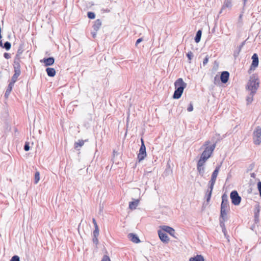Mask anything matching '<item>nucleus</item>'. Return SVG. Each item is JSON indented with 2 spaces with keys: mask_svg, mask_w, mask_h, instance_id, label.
I'll list each match as a JSON object with an SVG mask.
<instances>
[{
  "mask_svg": "<svg viewBox=\"0 0 261 261\" xmlns=\"http://www.w3.org/2000/svg\"><path fill=\"white\" fill-rule=\"evenodd\" d=\"M174 86L175 90L173 98L174 99H179L183 93L184 90L187 86V84L184 82L182 78H179L175 82Z\"/></svg>",
  "mask_w": 261,
  "mask_h": 261,
  "instance_id": "obj_1",
  "label": "nucleus"
},
{
  "mask_svg": "<svg viewBox=\"0 0 261 261\" xmlns=\"http://www.w3.org/2000/svg\"><path fill=\"white\" fill-rule=\"evenodd\" d=\"M259 87V82L257 81V79L254 75L250 77V79L247 85V89L251 91L250 94L252 97L256 93Z\"/></svg>",
  "mask_w": 261,
  "mask_h": 261,
  "instance_id": "obj_2",
  "label": "nucleus"
},
{
  "mask_svg": "<svg viewBox=\"0 0 261 261\" xmlns=\"http://www.w3.org/2000/svg\"><path fill=\"white\" fill-rule=\"evenodd\" d=\"M210 144V141H206L204 142L202 147H205L204 150L202 153L201 156L204 157V159H208L211 156L213 151L216 147V144L214 143L211 146H208Z\"/></svg>",
  "mask_w": 261,
  "mask_h": 261,
  "instance_id": "obj_3",
  "label": "nucleus"
},
{
  "mask_svg": "<svg viewBox=\"0 0 261 261\" xmlns=\"http://www.w3.org/2000/svg\"><path fill=\"white\" fill-rule=\"evenodd\" d=\"M253 143L257 145L261 143V127L259 126L255 127L253 133Z\"/></svg>",
  "mask_w": 261,
  "mask_h": 261,
  "instance_id": "obj_4",
  "label": "nucleus"
},
{
  "mask_svg": "<svg viewBox=\"0 0 261 261\" xmlns=\"http://www.w3.org/2000/svg\"><path fill=\"white\" fill-rule=\"evenodd\" d=\"M231 202L235 205H238L241 201V197L237 191H232L230 195Z\"/></svg>",
  "mask_w": 261,
  "mask_h": 261,
  "instance_id": "obj_5",
  "label": "nucleus"
},
{
  "mask_svg": "<svg viewBox=\"0 0 261 261\" xmlns=\"http://www.w3.org/2000/svg\"><path fill=\"white\" fill-rule=\"evenodd\" d=\"M220 169V165L218 166L212 173V175L211 176V179L210 181V187H209V189H211V190H213V189L214 186L215 184V182H216V180L217 179V177L218 176Z\"/></svg>",
  "mask_w": 261,
  "mask_h": 261,
  "instance_id": "obj_6",
  "label": "nucleus"
},
{
  "mask_svg": "<svg viewBox=\"0 0 261 261\" xmlns=\"http://www.w3.org/2000/svg\"><path fill=\"white\" fill-rule=\"evenodd\" d=\"M146 156V147L145 146L144 141L141 139V145L139 149V152L138 154V159L139 162L144 159Z\"/></svg>",
  "mask_w": 261,
  "mask_h": 261,
  "instance_id": "obj_7",
  "label": "nucleus"
},
{
  "mask_svg": "<svg viewBox=\"0 0 261 261\" xmlns=\"http://www.w3.org/2000/svg\"><path fill=\"white\" fill-rule=\"evenodd\" d=\"M160 227L162 230L165 232V233L167 232L173 237L177 238L176 236H175L176 233L175 230L173 228L166 225L161 226Z\"/></svg>",
  "mask_w": 261,
  "mask_h": 261,
  "instance_id": "obj_8",
  "label": "nucleus"
},
{
  "mask_svg": "<svg viewBox=\"0 0 261 261\" xmlns=\"http://www.w3.org/2000/svg\"><path fill=\"white\" fill-rule=\"evenodd\" d=\"M159 236L160 237V240L164 243H167L169 241V238L168 237L167 234L165 233V231L161 230H158V231Z\"/></svg>",
  "mask_w": 261,
  "mask_h": 261,
  "instance_id": "obj_9",
  "label": "nucleus"
},
{
  "mask_svg": "<svg viewBox=\"0 0 261 261\" xmlns=\"http://www.w3.org/2000/svg\"><path fill=\"white\" fill-rule=\"evenodd\" d=\"M221 208L229 209L228 197L225 194H224L222 196V203L221 204Z\"/></svg>",
  "mask_w": 261,
  "mask_h": 261,
  "instance_id": "obj_10",
  "label": "nucleus"
},
{
  "mask_svg": "<svg viewBox=\"0 0 261 261\" xmlns=\"http://www.w3.org/2000/svg\"><path fill=\"white\" fill-rule=\"evenodd\" d=\"M229 77V73L228 71H224L222 72L220 75V80L222 83L225 84L226 83Z\"/></svg>",
  "mask_w": 261,
  "mask_h": 261,
  "instance_id": "obj_11",
  "label": "nucleus"
},
{
  "mask_svg": "<svg viewBox=\"0 0 261 261\" xmlns=\"http://www.w3.org/2000/svg\"><path fill=\"white\" fill-rule=\"evenodd\" d=\"M41 62H43L45 66H49L52 65L55 62V59L53 57H49L47 58H44Z\"/></svg>",
  "mask_w": 261,
  "mask_h": 261,
  "instance_id": "obj_12",
  "label": "nucleus"
},
{
  "mask_svg": "<svg viewBox=\"0 0 261 261\" xmlns=\"http://www.w3.org/2000/svg\"><path fill=\"white\" fill-rule=\"evenodd\" d=\"M232 7L231 0H224L223 5L220 11L222 13L225 8L231 9Z\"/></svg>",
  "mask_w": 261,
  "mask_h": 261,
  "instance_id": "obj_13",
  "label": "nucleus"
},
{
  "mask_svg": "<svg viewBox=\"0 0 261 261\" xmlns=\"http://www.w3.org/2000/svg\"><path fill=\"white\" fill-rule=\"evenodd\" d=\"M252 61L251 63V67L256 68L258 65V57L256 54H254L251 58Z\"/></svg>",
  "mask_w": 261,
  "mask_h": 261,
  "instance_id": "obj_14",
  "label": "nucleus"
},
{
  "mask_svg": "<svg viewBox=\"0 0 261 261\" xmlns=\"http://www.w3.org/2000/svg\"><path fill=\"white\" fill-rule=\"evenodd\" d=\"M229 209H225L221 208L220 211V219H223L224 220H227V213Z\"/></svg>",
  "mask_w": 261,
  "mask_h": 261,
  "instance_id": "obj_15",
  "label": "nucleus"
},
{
  "mask_svg": "<svg viewBox=\"0 0 261 261\" xmlns=\"http://www.w3.org/2000/svg\"><path fill=\"white\" fill-rule=\"evenodd\" d=\"M128 238L135 243H138L140 242L139 238L136 234L130 233L128 234Z\"/></svg>",
  "mask_w": 261,
  "mask_h": 261,
  "instance_id": "obj_16",
  "label": "nucleus"
},
{
  "mask_svg": "<svg viewBox=\"0 0 261 261\" xmlns=\"http://www.w3.org/2000/svg\"><path fill=\"white\" fill-rule=\"evenodd\" d=\"M244 44H245V41L243 42L241 45H240L239 46H238L236 50H234V53H233V56L235 59H236L238 57V56H239L242 47L244 45Z\"/></svg>",
  "mask_w": 261,
  "mask_h": 261,
  "instance_id": "obj_17",
  "label": "nucleus"
},
{
  "mask_svg": "<svg viewBox=\"0 0 261 261\" xmlns=\"http://www.w3.org/2000/svg\"><path fill=\"white\" fill-rule=\"evenodd\" d=\"M101 25V21L100 19H98L95 21L93 25V28L95 31L97 32V31L100 28Z\"/></svg>",
  "mask_w": 261,
  "mask_h": 261,
  "instance_id": "obj_18",
  "label": "nucleus"
},
{
  "mask_svg": "<svg viewBox=\"0 0 261 261\" xmlns=\"http://www.w3.org/2000/svg\"><path fill=\"white\" fill-rule=\"evenodd\" d=\"M46 71L48 76L50 77H54L56 74V70L53 68L47 67L46 69Z\"/></svg>",
  "mask_w": 261,
  "mask_h": 261,
  "instance_id": "obj_19",
  "label": "nucleus"
},
{
  "mask_svg": "<svg viewBox=\"0 0 261 261\" xmlns=\"http://www.w3.org/2000/svg\"><path fill=\"white\" fill-rule=\"evenodd\" d=\"M139 200H137L134 201H131L129 203V207L131 210L136 209V207L138 205Z\"/></svg>",
  "mask_w": 261,
  "mask_h": 261,
  "instance_id": "obj_20",
  "label": "nucleus"
},
{
  "mask_svg": "<svg viewBox=\"0 0 261 261\" xmlns=\"http://www.w3.org/2000/svg\"><path fill=\"white\" fill-rule=\"evenodd\" d=\"M189 261H204V259L202 255H197L194 257H191Z\"/></svg>",
  "mask_w": 261,
  "mask_h": 261,
  "instance_id": "obj_21",
  "label": "nucleus"
},
{
  "mask_svg": "<svg viewBox=\"0 0 261 261\" xmlns=\"http://www.w3.org/2000/svg\"><path fill=\"white\" fill-rule=\"evenodd\" d=\"M207 160V159H204V157H202L201 156L199 160L198 161L197 166H204L205 163L206 162Z\"/></svg>",
  "mask_w": 261,
  "mask_h": 261,
  "instance_id": "obj_22",
  "label": "nucleus"
},
{
  "mask_svg": "<svg viewBox=\"0 0 261 261\" xmlns=\"http://www.w3.org/2000/svg\"><path fill=\"white\" fill-rule=\"evenodd\" d=\"M260 212V206L259 204H256L254 206V217H259Z\"/></svg>",
  "mask_w": 261,
  "mask_h": 261,
  "instance_id": "obj_23",
  "label": "nucleus"
},
{
  "mask_svg": "<svg viewBox=\"0 0 261 261\" xmlns=\"http://www.w3.org/2000/svg\"><path fill=\"white\" fill-rule=\"evenodd\" d=\"M201 34L202 31L201 30H199L197 32L195 37V41L196 43H198L200 41L201 37Z\"/></svg>",
  "mask_w": 261,
  "mask_h": 261,
  "instance_id": "obj_24",
  "label": "nucleus"
},
{
  "mask_svg": "<svg viewBox=\"0 0 261 261\" xmlns=\"http://www.w3.org/2000/svg\"><path fill=\"white\" fill-rule=\"evenodd\" d=\"M197 171L199 174L203 176L205 172V168L204 166H197Z\"/></svg>",
  "mask_w": 261,
  "mask_h": 261,
  "instance_id": "obj_25",
  "label": "nucleus"
},
{
  "mask_svg": "<svg viewBox=\"0 0 261 261\" xmlns=\"http://www.w3.org/2000/svg\"><path fill=\"white\" fill-rule=\"evenodd\" d=\"M226 220H224L223 219H220V225L221 227L222 228V231L224 233L225 235V233L226 231V228L225 226V223H224V222Z\"/></svg>",
  "mask_w": 261,
  "mask_h": 261,
  "instance_id": "obj_26",
  "label": "nucleus"
},
{
  "mask_svg": "<svg viewBox=\"0 0 261 261\" xmlns=\"http://www.w3.org/2000/svg\"><path fill=\"white\" fill-rule=\"evenodd\" d=\"M226 220H224L223 219H220V225L221 227L222 228V231L224 233L225 235V233L226 231V228L225 226V223H224V222Z\"/></svg>",
  "mask_w": 261,
  "mask_h": 261,
  "instance_id": "obj_27",
  "label": "nucleus"
},
{
  "mask_svg": "<svg viewBox=\"0 0 261 261\" xmlns=\"http://www.w3.org/2000/svg\"><path fill=\"white\" fill-rule=\"evenodd\" d=\"M84 141H83V140H79L78 142H76L74 143V147L75 148H77L79 147L83 146L84 145Z\"/></svg>",
  "mask_w": 261,
  "mask_h": 261,
  "instance_id": "obj_28",
  "label": "nucleus"
},
{
  "mask_svg": "<svg viewBox=\"0 0 261 261\" xmlns=\"http://www.w3.org/2000/svg\"><path fill=\"white\" fill-rule=\"evenodd\" d=\"M40 180V173L39 171H36L35 173V179L34 182L35 184H37Z\"/></svg>",
  "mask_w": 261,
  "mask_h": 261,
  "instance_id": "obj_29",
  "label": "nucleus"
},
{
  "mask_svg": "<svg viewBox=\"0 0 261 261\" xmlns=\"http://www.w3.org/2000/svg\"><path fill=\"white\" fill-rule=\"evenodd\" d=\"M11 46V43L8 41H6V42H5L3 47L5 48L7 50H8L10 49Z\"/></svg>",
  "mask_w": 261,
  "mask_h": 261,
  "instance_id": "obj_30",
  "label": "nucleus"
},
{
  "mask_svg": "<svg viewBox=\"0 0 261 261\" xmlns=\"http://www.w3.org/2000/svg\"><path fill=\"white\" fill-rule=\"evenodd\" d=\"M212 191L211 189H210V191H207L206 194V201L208 202L211 199Z\"/></svg>",
  "mask_w": 261,
  "mask_h": 261,
  "instance_id": "obj_31",
  "label": "nucleus"
},
{
  "mask_svg": "<svg viewBox=\"0 0 261 261\" xmlns=\"http://www.w3.org/2000/svg\"><path fill=\"white\" fill-rule=\"evenodd\" d=\"M12 89L10 88V87H8L6 90V92H5V96L7 98L8 97V96H9L11 91H12Z\"/></svg>",
  "mask_w": 261,
  "mask_h": 261,
  "instance_id": "obj_32",
  "label": "nucleus"
},
{
  "mask_svg": "<svg viewBox=\"0 0 261 261\" xmlns=\"http://www.w3.org/2000/svg\"><path fill=\"white\" fill-rule=\"evenodd\" d=\"M87 16L90 19H94L95 17V15L94 13L92 12H88L87 13Z\"/></svg>",
  "mask_w": 261,
  "mask_h": 261,
  "instance_id": "obj_33",
  "label": "nucleus"
},
{
  "mask_svg": "<svg viewBox=\"0 0 261 261\" xmlns=\"http://www.w3.org/2000/svg\"><path fill=\"white\" fill-rule=\"evenodd\" d=\"M99 235V229L98 227L96 226L95 227V229L93 231V236L98 237Z\"/></svg>",
  "mask_w": 261,
  "mask_h": 261,
  "instance_id": "obj_34",
  "label": "nucleus"
},
{
  "mask_svg": "<svg viewBox=\"0 0 261 261\" xmlns=\"http://www.w3.org/2000/svg\"><path fill=\"white\" fill-rule=\"evenodd\" d=\"M257 189L259 191V196L261 197V181H259L257 182Z\"/></svg>",
  "mask_w": 261,
  "mask_h": 261,
  "instance_id": "obj_35",
  "label": "nucleus"
},
{
  "mask_svg": "<svg viewBox=\"0 0 261 261\" xmlns=\"http://www.w3.org/2000/svg\"><path fill=\"white\" fill-rule=\"evenodd\" d=\"M14 72H15L14 74H17L18 76H19L20 74V73H21L20 69H19L18 67L15 68H14Z\"/></svg>",
  "mask_w": 261,
  "mask_h": 261,
  "instance_id": "obj_36",
  "label": "nucleus"
},
{
  "mask_svg": "<svg viewBox=\"0 0 261 261\" xmlns=\"http://www.w3.org/2000/svg\"><path fill=\"white\" fill-rule=\"evenodd\" d=\"M10 261H20L19 257L17 255L13 256Z\"/></svg>",
  "mask_w": 261,
  "mask_h": 261,
  "instance_id": "obj_37",
  "label": "nucleus"
},
{
  "mask_svg": "<svg viewBox=\"0 0 261 261\" xmlns=\"http://www.w3.org/2000/svg\"><path fill=\"white\" fill-rule=\"evenodd\" d=\"M19 76L17 74H14L13 76L12 77L11 81H13V83H15L17 80V78Z\"/></svg>",
  "mask_w": 261,
  "mask_h": 261,
  "instance_id": "obj_38",
  "label": "nucleus"
},
{
  "mask_svg": "<svg viewBox=\"0 0 261 261\" xmlns=\"http://www.w3.org/2000/svg\"><path fill=\"white\" fill-rule=\"evenodd\" d=\"M208 61V56H206L203 61V63H202L203 65L205 66L207 63Z\"/></svg>",
  "mask_w": 261,
  "mask_h": 261,
  "instance_id": "obj_39",
  "label": "nucleus"
},
{
  "mask_svg": "<svg viewBox=\"0 0 261 261\" xmlns=\"http://www.w3.org/2000/svg\"><path fill=\"white\" fill-rule=\"evenodd\" d=\"M24 149L25 151H29L30 149V146L28 143H25L24 146Z\"/></svg>",
  "mask_w": 261,
  "mask_h": 261,
  "instance_id": "obj_40",
  "label": "nucleus"
},
{
  "mask_svg": "<svg viewBox=\"0 0 261 261\" xmlns=\"http://www.w3.org/2000/svg\"><path fill=\"white\" fill-rule=\"evenodd\" d=\"M98 237L93 236V242L95 244L97 245L98 243V240L97 238Z\"/></svg>",
  "mask_w": 261,
  "mask_h": 261,
  "instance_id": "obj_41",
  "label": "nucleus"
},
{
  "mask_svg": "<svg viewBox=\"0 0 261 261\" xmlns=\"http://www.w3.org/2000/svg\"><path fill=\"white\" fill-rule=\"evenodd\" d=\"M101 261H111V260L108 256L105 255Z\"/></svg>",
  "mask_w": 261,
  "mask_h": 261,
  "instance_id": "obj_42",
  "label": "nucleus"
},
{
  "mask_svg": "<svg viewBox=\"0 0 261 261\" xmlns=\"http://www.w3.org/2000/svg\"><path fill=\"white\" fill-rule=\"evenodd\" d=\"M187 56L189 60H191L193 57V53L191 51H190L187 54Z\"/></svg>",
  "mask_w": 261,
  "mask_h": 261,
  "instance_id": "obj_43",
  "label": "nucleus"
},
{
  "mask_svg": "<svg viewBox=\"0 0 261 261\" xmlns=\"http://www.w3.org/2000/svg\"><path fill=\"white\" fill-rule=\"evenodd\" d=\"M19 68V69H20V64H19V63L18 61H15L14 62V68Z\"/></svg>",
  "mask_w": 261,
  "mask_h": 261,
  "instance_id": "obj_44",
  "label": "nucleus"
},
{
  "mask_svg": "<svg viewBox=\"0 0 261 261\" xmlns=\"http://www.w3.org/2000/svg\"><path fill=\"white\" fill-rule=\"evenodd\" d=\"M187 110L188 112H191L193 110V107L191 103L189 105L188 108H187Z\"/></svg>",
  "mask_w": 261,
  "mask_h": 261,
  "instance_id": "obj_45",
  "label": "nucleus"
},
{
  "mask_svg": "<svg viewBox=\"0 0 261 261\" xmlns=\"http://www.w3.org/2000/svg\"><path fill=\"white\" fill-rule=\"evenodd\" d=\"M4 57L7 59H9V58H10V55L9 54V53H5L4 54Z\"/></svg>",
  "mask_w": 261,
  "mask_h": 261,
  "instance_id": "obj_46",
  "label": "nucleus"
},
{
  "mask_svg": "<svg viewBox=\"0 0 261 261\" xmlns=\"http://www.w3.org/2000/svg\"><path fill=\"white\" fill-rule=\"evenodd\" d=\"M142 40H143V39L142 38H140L138 39L137 40L136 44H135L136 46H137L139 43H140L142 41Z\"/></svg>",
  "mask_w": 261,
  "mask_h": 261,
  "instance_id": "obj_47",
  "label": "nucleus"
},
{
  "mask_svg": "<svg viewBox=\"0 0 261 261\" xmlns=\"http://www.w3.org/2000/svg\"><path fill=\"white\" fill-rule=\"evenodd\" d=\"M15 83H13V81H11V82L9 84L8 86L9 87H10V88L12 89Z\"/></svg>",
  "mask_w": 261,
  "mask_h": 261,
  "instance_id": "obj_48",
  "label": "nucleus"
},
{
  "mask_svg": "<svg viewBox=\"0 0 261 261\" xmlns=\"http://www.w3.org/2000/svg\"><path fill=\"white\" fill-rule=\"evenodd\" d=\"M92 221H93V224L94 225V227H95L96 226H98V225L97 224V223H96V220H95V219L94 218H93Z\"/></svg>",
  "mask_w": 261,
  "mask_h": 261,
  "instance_id": "obj_49",
  "label": "nucleus"
},
{
  "mask_svg": "<svg viewBox=\"0 0 261 261\" xmlns=\"http://www.w3.org/2000/svg\"><path fill=\"white\" fill-rule=\"evenodd\" d=\"M254 221L255 223L259 222V217H254Z\"/></svg>",
  "mask_w": 261,
  "mask_h": 261,
  "instance_id": "obj_50",
  "label": "nucleus"
},
{
  "mask_svg": "<svg viewBox=\"0 0 261 261\" xmlns=\"http://www.w3.org/2000/svg\"><path fill=\"white\" fill-rule=\"evenodd\" d=\"M96 32H97L95 31V32H92V33H91L92 35V36H93V38L96 37Z\"/></svg>",
  "mask_w": 261,
  "mask_h": 261,
  "instance_id": "obj_51",
  "label": "nucleus"
},
{
  "mask_svg": "<svg viewBox=\"0 0 261 261\" xmlns=\"http://www.w3.org/2000/svg\"><path fill=\"white\" fill-rule=\"evenodd\" d=\"M252 100V97L251 98L248 97L247 99V101L248 102V103L251 102Z\"/></svg>",
  "mask_w": 261,
  "mask_h": 261,
  "instance_id": "obj_52",
  "label": "nucleus"
},
{
  "mask_svg": "<svg viewBox=\"0 0 261 261\" xmlns=\"http://www.w3.org/2000/svg\"><path fill=\"white\" fill-rule=\"evenodd\" d=\"M101 11H102L103 12H110V10L107 9H101Z\"/></svg>",
  "mask_w": 261,
  "mask_h": 261,
  "instance_id": "obj_53",
  "label": "nucleus"
},
{
  "mask_svg": "<svg viewBox=\"0 0 261 261\" xmlns=\"http://www.w3.org/2000/svg\"><path fill=\"white\" fill-rule=\"evenodd\" d=\"M251 177L253 178H255V174L254 173H252L251 174Z\"/></svg>",
  "mask_w": 261,
  "mask_h": 261,
  "instance_id": "obj_54",
  "label": "nucleus"
},
{
  "mask_svg": "<svg viewBox=\"0 0 261 261\" xmlns=\"http://www.w3.org/2000/svg\"><path fill=\"white\" fill-rule=\"evenodd\" d=\"M217 80H218V79H217V76H216L215 77V78H214V83H215V84H216V81H217Z\"/></svg>",
  "mask_w": 261,
  "mask_h": 261,
  "instance_id": "obj_55",
  "label": "nucleus"
},
{
  "mask_svg": "<svg viewBox=\"0 0 261 261\" xmlns=\"http://www.w3.org/2000/svg\"><path fill=\"white\" fill-rule=\"evenodd\" d=\"M242 16H243V14H242L240 15V16H239V19L240 20H241L242 19Z\"/></svg>",
  "mask_w": 261,
  "mask_h": 261,
  "instance_id": "obj_56",
  "label": "nucleus"
},
{
  "mask_svg": "<svg viewBox=\"0 0 261 261\" xmlns=\"http://www.w3.org/2000/svg\"><path fill=\"white\" fill-rule=\"evenodd\" d=\"M0 46H2L3 47V43H2V41H0Z\"/></svg>",
  "mask_w": 261,
  "mask_h": 261,
  "instance_id": "obj_57",
  "label": "nucleus"
},
{
  "mask_svg": "<svg viewBox=\"0 0 261 261\" xmlns=\"http://www.w3.org/2000/svg\"><path fill=\"white\" fill-rule=\"evenodd\" d=\"M244 1V5H245L246 3L247 2V0H243Z\"/></svg>",
  "mask_w": 261,
  "mask_h": 261,
  "instance_id": "obj_58",
  "label": "nucleus"
}]
</instances>
